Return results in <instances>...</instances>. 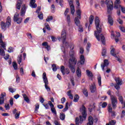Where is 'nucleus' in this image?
I'll use <instances>...</instances> for the list:
<instances>
[{"mask_svg":"<svg viewBox=\"0 0 125 125\" xmlns=\"http://www.w3.org/2000/svg\"><path fill=\"white\" fill-rule=\"evenodd\" d=\"M90 90L92 93H94V92L96 91V86L95 85V83H94L93 84L90 86Z\"/></svg>","mask_w":125,"mask_h":125,"instance_id":"obj_16","label":"nucleus"},{"mask_svg":"<svg viewBox=\"0 0 125 125\" xmlns=\"http://www.w3.org/2000/svg\"><path fill=\"white\" fill-rule=\"evenodd\" d=\"M70 10L71 12V14L74 15L75 14V6L73 5H70Z\"/></svg>","mask_w":125,"mask_h":125,"instance_id":"obj_28","label":"nucleus"},{"mask_svg":"<svg viewBox=\"0 0 125 125\" xmlns=\"http://www.w3.org/2000/svg\"><path fill=\"white\" fill-rule=\"evenodd\" d=\"M122 5H121V0H116L114 2V8L115 9H119L121 8Z\"/></svg>","mask_w":125,"mask_h":125,"instance_id":"obj_9","label":"nucleus"},{"mask_svg":"<svg viewBox=\"0 0 125 125\" xmlns=\"http://www.w3.org/2000/svg\"><path fill=\"white\" fill-rule=\"evenodd\" d=\"M60 118L62 121H64L65 120V114L64 113H61Z\"/></svg>","mask_w":125,"mask_h":125,"instance_id":"obj_42","label":"nucleus"},{"mask_svg":"<svg viewBox=\"0 0 125 125\" xmlns=\"http://www.w3.org/2000/svg\"><path fill=\"white\" fill-rule=\"evenodd\" d=\"M26 5L25 4L22 5L21 6V16H24L26 12Z\"/></svg>","mask_w":125,"mask_h":125,"instance_id":"obj_14","label":"nucleus"},{"mask_svg":"<svg viewBox=\"0 0 125 125\" xmlns=\"http://www.w3.org/2000/svg\"><path fill=\"white\" fill-rule=\"evenodd\" d=\"M0 44L3 49L6 50V48H5V43L2 41V34L1 33H0Z\"/></svg>","mask_w":125,"mask_h":125,"instance_id":"obj_11","label":"nucleus"},{"mask_svg":"<svg viewBox=\"0 0 125 125\" xmlns=\"http://www.w3.org/2000/svg\"><path fill=\"white\" fill-rule=\"evenodd\" d=\"M120 85H121L119 84H115L114 85L115 88H116V89H117V90H119V89H120Z\"/></svg>","mask_w":125,"mask_h":125,"instance_id":"obj_50","label":"nucleus"},{"mask_svg":"<svg viewBox=\"0 0 125 125\" xmlns=\"http://www.w3.org/2000/svg\"><path fill=\"white\" fill-rule=\"evenodd\" d=\"M13 100H14V99L13 98H11L9 100L10 105H11V106L13 105Z\"/></svg>","mask_w":125,"mask_h":125,"instance_id":"obj_53","label":"nucleus"},{"mask_svg":"<svg viewBox=\"0 0 125 125\" xmlns=\"http://www.w3.org/2000/svg\"><path fill=\"white\" fill-rule=\"evenodd\" d=\"M62 43L63 44H64L65 46H68V45H69V43L68 42H66V40H63Z\"/></svg>","mask_w":125,"mask_h":125,"instance_id":"obj_59","label":"nucleus"},{"mask_svg":"<svg viewBox=\"0 0 125 125\" xmlns=\"http://www.w3.org/2000/svg\"><path fill=\"white\" fill-rule=\"evenodd\" d=\"M36 0H30V5L31 7L32 8H36L37 7V4L35 3Z\"/></svg>","mask_w":125,"mask_h":125,"instance_id":"obj_17","label":"nucleus"},{"mask_svg":"<svg viewBox=\"0 0 125 125\" xmlns=\"http://www.w3.org/2000/svg\"><path fill=\"white\" fill-rule=\"evenodd\" d=\"M88 123L87 125H93V118L92 116H89L88 117Z\"/></svg>","mask_w":125,"mask_h":125,"instance_id":"obj_23","label":"nucleus"},{"mask_svg":"<svg viewBox=\"0 0 125 125\" xmlns=\"http://www.w3.org/2000/svg\"><path fill=\"white\" fill-rule=\"evenodd\" d=\"M85 61V59H84V56H83V55H81L80 56V62L81 65H83V64H84Z\"/></svg>","mask_w":125,"mask_h":125,"instance_id":"obj_20","label":"nucleus"},{"mask_svg":"<svg viewBox=\"0 0 125 125\" xmlns=\"http://www.w3.org/2000/svg\"><path fill=\"white\" fill-rule=\"evenodd\" d=\"M5 108L6 110H9V109H10V107L9 106V104H5Z\"/></svg>","mask_w":125,"mask_h":125,"instance_id":"obj_62","label":"nucleus"},{"mask_svg":"<svg viewBox=\"0 0 125 125\" xmlns=\"http://www.w3.org/2000/svg\"><path fill=\"white\" fill-rule=\"evenodd\" d=\"M120 8L121 9L122 12H123V13H125V7L121 6Z\"/></svg>","mask_w":125,"mask_h":125,"instance_id":"obj_63","label":"nucleus"},{"mask_svg":"<svg viewBox=\"0 0 125 125\" xmlns=\"http://www.w3.org/2000/svg\"><path fill=\"white\" fill-rule=\"evenodd\" d=\"M106 48H104L103 49L102 52V56H105V55H106Z\"/></svg>","mask_w":125,"mask_h":125,"instance_id":"obj_43","label":"nucleus"},{"mask_svg":"<svg viewBox=\"0 0 125 125\" xmlns=\"http://www.w3.org/2000/svg\"><path fill=\"white\" fill-rule=\"evenodd\" d=\"M109 65V62L107 60H105L104 61V63L101 64V68L103 70V71H104V68L105 67H108V65Z\"/></svg>","mask_w":125,"mask_h":125,"instance_id":"obj_12","label":"nucleus"},{"mask_svg":"<svg viewBox=\"0 0 125 125\" xmlns=\"http://www.w3.org/2000/svg\"><path fill=\"white\" fill-rule=\"evenodd\" d=\"M102 108H106L107 107V103L104 102L102 104Z\"/></svg>","mask_w":125,"mask_h":125,"instance_id":"obj_60","label":"nucleus"},{"mask_svg":"<svg viewBox=\"0 0 125 125\" xmlns=\"http://www.w3.org/2000/svg\"><path fill=\"white\" fill-rule=\"evenodd\" d=\"M79 27V32H83V27L82 26H78Z\"/></svg>","mask_w":125,"mask_h":125,"instance_id":"obj_64","label":"nucleus"},{"mask_svg":"<svg viewBox=\"0 0 125 125\" xmlns=\"http://www.w3.org/2000/svg\"><path fill=\"white\" fill-rule=\"evenodd\" d=\"M38 17L39 19H41V20H42L43 19V15L42 14H38Z\"/></svg>","mask_w":125,"mask_h":125,"instance_id":"obj_58","label":"nucleus"},{"mask_svg":"<svg viewBox=\"0 0 125 125\" xmlns=\"http://www.w3.org/2000/svg\"><path fill=\"white\" fill-rule=\"evenodd\" d=\"M113 108L112 106H111V104L108 105V111L109 113H111V117H114L116 115V112L115 111H113Z\"/></svg>","mask_w":125,"mask_h":125,"instance_id":"obj_15","label":"nucleus"},{"mask_svg":"<svg viewBox=\"0 0 125 125\" xmlns=\"http://www.w3.org/2000/svg\"><path fill=\"white\" fill-rule=\"evenodd\" d=\"M14 22H17V24H20L22 22L23 19L19 18V14L18 13H16L14 16Z\"/></svg>","mask_w":125,"mask_h":125,"instance_id":"obj_7","label":"nucleus"},{"mask_svg":"<svg viewBox=\"0 0 125 125\" xmlns=\"http://www.w3.org/2000/svg\"><path fill=\"white\" fill-rule=\"evenodd\" d=\"M22 96L24 98V100H25V101H26L27 103H29V102H30V100L29 99V98H28L26 94H23Z\"/></svg>","mask_w":125,"mask_h":125,"instance_id":"obj_29","label":"nucleus"},{"mask_svg":"<svg viewBox=\"0 0 125 125\" xmlns=\"http://www.w3.org/2000/svg\"><path fill=\"white\" fill-rule=\"evenodd\" d=\"M91 46V44L90 43H87V47H86V50H87L88 52L89 51V48Z\"/></svg>","mask_w":125,"mask_h":125,"instance_id":"obj_52","label":"nucleus"},{"mask_svg":"<svg viewBox=\"0 0 125 125\" xmlns=\"http://www.w3.org/2000/svg\"><path fill=\"white\" fill-rule=\"evenodd\" d=\"M108 21L110 25L113 26V24H114V21L113 20V18H112L110 15H108Z\"/></svg>","mask_w":125,"mask_h":125,"instance_id":"obj_19","label":"nucleus"},{"mask_svg":"<svg viewBox=\"0 0 125 125\" xmlns=\"http://www.w3.org/2000/svg\"><path fill=\"white\" fill-rule=\"evenodd\" d=\"M66 17V20L68 24L71 22V18L70 17V15H68L65 16Z\"/></svg>","mask_w":125,"mask_h":125,"instance_id":"obj_46","label":"nucleus"},{"mask_svg":"<svg viewBox=\"0 0 125 125\" xmlns=\"http://www.w3.org/2000/svg\"><path fill=\"white\" fill-rule=\"evenodd\" d=\"M83 93L86 96V97H87L88 96V92H87V90L85 88H84L83 90Z\"/></svg>","mask_w":125,"mask_h":125,"instance_id":"obj_41","label":"nucleus"},{"mask_svg":"<svg viewBox=\"0 0 125 125\" xmlns=\"http://www.w3.org/2000/svg\"><path fill=\"white\" fill-rule=\"evenodd\" d=\"M98 83L100 86H101V75H98L97 77Z\"/></svg>","mask_w":125,"mask_h":125,"instance_id":"obj_34","label":"nucleus"},{"mask_svg":"<svg viewBox=\"0 0 125 125\" xmlns=\"http://www.w3.org/2000/svg\"><path fill=\"white\" fill-rule=\"evenodd\" d=\"M40 108V104H36L35 105V113H38V110Z\"/></svg>","mask_w":125,"mask_h":125,"instance_id":"obj_38","label":"nucleus"},{"mask_svg":"<svg viewBox=\"0 0 125 125\" xmlns=\"http://www.w3.org/2000/svg\"><path fill=\"white\" fill-rule=\"evenodd\" d=\"M42 46H44L45 48L47 49L48 51L50 50V46L48 45V43L47 42H44L42 43Z\"/></svg>","mask_w":125,"mask_h":125,"instance_id":"obj_18","label":"nucleus"},{"mask_svg":"<svg viewBox=\"0 0 125 125\" xmlns=\"http://www.w3.org/2000/svg\"><path fill=\"white\" fill-rule=\"evenodd\" d=\"M10 25H11V18H10V17H8L6 21V26L7 27H9Z\"/></svg>","mask_w":125,"mask_h":125,"instance_id":"obj_24","label":"nucleus"},{"mask_svg":"<svg viewBox=\"0 0 125 125\" xmlns=\"http://www.w3.org/2000/svg\"><path fill=\"white\" fill-rule=\"evenodd\" d=\"M61 71L62 75H65V72H64V71H65V67L64 66L62 65L61 66Z\"/></svg>","mask_w":125,"mask_h":125,"instance_id":"obj_40","label":"nucleus"},{"mask_svg":"<svg viewBox=\"0 0 125 125\" xmlns=\"http://www.w3.org/2000/svg\"><path fill=\"white\" fill-rule=\"evenodd\" d=\"M74 22L76 25L80 26V24H81V21H80V20H79V18L76 17L74 20Z\"/></svg>","mask_w":125,"mask_h":125,"instance_id":"obj_27","label":"nucleus"},{"mask_svg":"<svg viewBox=\"0 0 125 125\" xmlns=\"http://www.w3.org/2000/svg\"><path fill=\"white\" fill-rule=\"evenodd\" d=\"M1 27L2 30H3L4 31H5V30H6V25L5 24V23L3 22H1Z\"/></svg>","mask_w":125,"mask_h":125,"instance_id":"obj_32","label":"nucleus"},{"mask_svg":"<svg viewBox=\"0 0 125 125\" xmlns=\"http://www.w3.org/2000/svg\"><path fill=\"white\" fill-rule=\"evenodd\" d=\"M110 100L111 101L113 109H116V108H117V104H118V99L117 97L114 95H111Z\"/></svg>","mask_w":125,"mask_h":125,"instance_id":"obj_6","label":"nucleus"},{"mask_svg":"<svg viewBox=\"0 0 125 125\" xmlns=\"http://www.w3.org/2000/svg\"><path fill=\"white\" fill-rule=\"evenodd\" d=\"M116 58V60H117V61H118V62H119V63H122V59H121L120 58V57H117V56H116V57H115Z\"/></svg>","mask_w":125,"mask_h":125,"instance_id":"obj_56","label":"nucleus"},{"mask_svg":"<svg viewBox=\"0 0 125 125\" xmlns=\"http://www.w3.org/2000/svg\"><path fill=\"white\" fill-rule=\"evenodd\" d=\"M118 99L119 101L121 102V104H124V98H123V96H119Z\"/></svg>","mask_w":125,"mask_h":125,"instance_id":"obj_44","label":"nucleus"},{"mask_svg":"<svg viewBox=\"0 0 125 125\" xmlns=\"http://www.w3.org/2000/svg\"><path fill=\"white\" fill-rule=\"evenodd\" d=\"M0 55H2V56H4L5 55L4 50L2 49H0Z\"/></svg>","mask_w":125,"mask_h":125,"instance_id":"obj_48","label":"nucleus"},{"mask_svg":"<svg viewBox=\"0 0 125 125\" xmlns=\"http://www.w3.org/2000/svg\"><path fill=\"white\" fill-rule=\"evenodd\" d=\"M6 96V94L5 92L1 94V97H0V105H1L4 103V97Z\"/></svg>","mask_w":125,"mask_h":125,"instance_id":"obj_10","label":"nucleus"},{"mask_svg":"<svg viewBox=\"0 0 125 125\" xmlns=\"http://www.w3.org/2000/svg\"><path fill=\"white\" fill-rule=\"evenodd\" d=\"M13 67H14L15 70H17L18 66L16 62H13Z\"/></svg>","mask_w":125,"mask_h":125,"instance_id":"obj_51","label":"nucleus"},{"mask_svg":"<svg viewBox=\"0 0 125 125\" xmlns=\"http://www.w3.org/2000/svg\"><path fill=\"white\" fill-rule=\"evenodd\" d=\"M67 33H66V30H63L61 34V38L62 41H66L67 39Z\"/></svg>","mask_w":125,"mask_h":125,"instance_id":"obj_13","label":"nucleus"},{"mask_svg":"<svg viewBox=\"0 0 125 125\" xmlns=\"http://www.w3.org/2000/svg\"><path fill=\"white\" fill-rule=\"evenodd\" d=\"M120 29L121 30V31L122 32H123V33L125 32V28L124 26H119Z\"/></svg>","mask_w":125,"mask_h":125,"instance_id":"obj_55","label":"nucleus"},{"mask_svg":"<svg viewBox=\"0 0 125 125\" xmlns=\"http://www.w3.org/2000/svg\"><path fill=\"white\" fill-rule=\"evenodd\" d=\"M95 22L96 28L98 31H95V36L98 41H101L103 44L105 45V44H106V40H105V37L103 34L100 35V34H101V27H99V25H100V21L99 20V18L98 17H96L95 19Z\"/></svg>","mask_w":125,"mask_h":125,"instance_id":"obj_1","label":"nucleus"},{"mask_svg":"<svg viewBox=\"0 0 125 125\" xmlns=\"http://www.w3.org/2000/svg\"><path fill=\"white\" fill-rule=\"evenodd\" d=\"M19 117H20V111H17V112L15 114V118L16 120H18V119H19Z\"/></svg>","mask_w":125,"mask_h":125,"instance_id":"obj_36","label":"nucleus"},{"mask_svg":"<svg viewBox=\"0 0 125 125\" xmlns=\"http://www.w3.org/2000/svg\"><path fill=\"white\" fill-rule=\"evenodd\" d=\"M17 4V9H20L21 8V5H22V0H18Z\"/></svg>","mask_w":125,"mask_h":125,"instance_id":"obj_25","label":"nucleus"},{"mask_svg":"<svg viewBox=\"0 0 125 125\" xmlns=\"http://www.w3.org/2000/svg\"><path fill=\"white\" fill-rule=\"evenodd\" d=\"M115 81L117 83L116 84H119V85H122V84H123V80L120 78H116Z\"/></svg>","mask_w":125,"mask_h":125,"instance_id":"obj_22","label":"nucleus"},{"mask_svg":"<svg viewBox=\"0 0 125 125\" xmlns=\"http://www.w3.org/2000/svg\"><path fill=\"white\" fill-rule=\"evenodd\" d=\"M43 81L45 83L44 86L45 89L48 91H50V87L48 86V80H47V77H46V73L44 72L42 75Z\"/></svg>","mask_w":125,"mask_h":125,"instance_id":"obj_5","label":"nucleus"},{"mask_svg":"<svg viewBox=\"0 0 125 125\" xmlns=\"http://www.w3.org/2000/svg\"><path fill=\"white\" fill-rule=\"evenodd\" d=\"M64 73L67 75H69V74H70V70L68 68H65L64 70Z\"/></svg>","mask_w":125,"mask_h":125,"instance_id":"obj_54","label":"nucleus"},{"mask_svg":"<svg viewBox=\"0 0 125 125\" xmlns=\"http://www.w3.org/2000/svg\"><path fill=\"white\" fill-rule=\"evenodd\" d=\"M79 98H80V97H79V95H75L74 96V99L73 100L74 102H78V101H79Z\"/></svg>","mask_w":125,"mask_h":125,"instance_id":"obj_37","label":"nucleus"},{"mask_svg":"<svg viewBox=\"0 0 125 125\" xmlns=\"http://www.w3.org/2000/svg\"><path fill=\"white\" fill-rule=\"evenodd\" d=\"M68 105H69V103L68 102L66 103L65 104V107L63 109L62 112H66L67 110L69 108V107H68Z\"/></svg>","mask_w":125,"mask_h":125,"instance_id":"obj_39","label":"nucleus"},{"mask_svg":"<svg viewBox=\"0 0 125 125\" xmlns=\"http://www.w3.org/2000/svg\"><path fill=\"white\" fill-rule=\"evenodd\" d=\"M111 4L110 3V0H106L105 3L107 5V12L108 14H112V11L114 9L113 1H111Z\"/></svg>","mask_w":125,"mask_h":125,"instance_id":"obj_4","label":"nucleus"},{"mask_svg":"<svg viewBox=\"0 0 125 125\" xmlns=\"http://www.w3.org/2000/svg\"><path fill=\"white\" fill-rule=\"evenodd\" d=\"M21 62H22V55H20L18 58V64L20 65V64L21 63Z\"/></svg>","mask_w":125,"mask_h":125,"instance_id":"obj_35","label":"nucleus"},{"mask_svg":"<svg viewBox=\"0 0 125 125\" xmlns=\"http://www.w3.org/2000/svg\"><path fill=\"white\" fill-rule=\"evenodd\" d=\"M52 19H53V17H52L51 16H49L46 19V21L47 22H49V21H51V20H52Z\"/></svg>","mask_w":125,"mask_h":125,"instance_id":"obj_47","label":"nucleus"},{"mask_svg":"<svg viewBox=\"0 0 125 125\" xmlns=\"http://www.w3.org/2000/svg\"><path fill=\"white\" fill-rule=\"evenodd\" d=\"M117 22H118V23H119L120 25H123V23H124L123 20H121L120 18H119L117 20Z\"/></svg>","mask_w":125,"mask_h":125,"instance_id":"obj_49","label":"nucleus"},{"mask_svg":"<svg viewBox=\"0 0 125 125\" xmlns=\"http://www.w3.org/2000/svg\"><path fill=\"white\" fill-rule=\"evenodd\" d=\"M116 125V121L112 120L111 121L109 122V124H107L106 125Z\"/></svg>","mask_w":125,"mask_h":125,"instance_id":"obj_45","label":"nucleus"},{"mask_svg":"<svg viewBox=\"0 0 125 125\" xmlns=\"http://www.w3.org/2000/svg\"><path fill=\"white\" fill-rule=\"evenodd\" d=\"M81 112H82L83 116H80V119L79 117H76L75 119L76 124L79 125V124H82L83 123V118L84 120H85L86 118V111H85V107L84 105H82L81 108L80 109Z\"/></svg>","mask_w":125,"mask_h":125,"instance_id":"obj_3","label":"nucleus"},{"mask_svg":"<svg viewBox=\"0 0 125 125\" xmlns=\"http://www.w3.org/2000/svg\"><path fill=\"white\" fill-rule=\"evenodd\" d=\"M110 54L112 55V56H114V57H116V56H117V55L116 54V49H115V48H112L111 50Z\"/></svg>","mask_w":125,"mask_h":125,"instance_id":"obj_30","label":"nucleus"},{"mask_svg":"<svg viewBox=\"0 0 125 125\" xmlns=\"http://www.w3.org/2000/svg\"><path fill=\"white\" fill-rule=\"evenodd\" d=\"M77 18H78L79 19H81L82 18V11L80 9H78L77 10L76 12Z\"/></svg>","mask_w":125,"mask_h":125,"instance_id":"obj_26","label":"nucleus"},{"mask_svg":"<svg viewBox=\"0 0 125 125\" xmlns=\"http://www.w3.org/2000/svg\"><path fill=\"white\" fill-rule=\"evenodd\" d=\"M20 74H21V76H23V75H24V69H23V67L21 68Z\"/></svg>","mask_w":125,"mask_h":125,"instance_id":"obj_57","label":"nucleus"},{"mask_svg":"<svg viewBox=\"0 0 125 125\" xmlns=\"http://www.w3.org/2000/svg\"><path fill=\"white\" fill-rule=\"evenodd\" d=\"M93 20H94V16H93V15H91L89 18L90 25L88 26V30H89L90 25L92 24V23L93 22Z\"/></svg>","mask_w":125,"mask_h":125,"instance_id":"obj_21","label":"nucleus"},{"mask_svg":"<svg viewBox=\"0 0 125 125\" xmlns=\"http://www.w3.org/2000/svg\"><path fill=\"white\" fill-rule=\"evenodd\" d=\"M71 58L68 60V67L71 72L75 73L76 72V66L77 64V59L74 57V52L71 51L69 53Z\"/></svg>","mask_w":125,"mask_h":125,"instance_id":"obj_2","label":"nucleus"},{"mask_svg":"<svg viewBox=\"0 0 125 125\" xmlns=\"http://www.w3.org/2000/svg\"><path fill=\"white\" fill-rule=\"evenodd\" d=\"M86 72L87 76H89L90 78H92L93 77V74H92V72H91V71H89L88 70H86Z\"/></svg>","mask_w":125,"mask_h":125,"instance_id":"obj_33","label":"nucleus"},{"mask_svg":"<svg viewBox=\"0 0 125 125\" xmlns=\"http://www.w3.org/2000/svg\"><path fill=\"white\" fill-rule=\"evenodd\" d=\"M48 104L51 108V111L53 114H54L55 115H57V113L56 112V110L55 109V108H54V105H53V104L51 101H48Z\"/></svg>","mask_w":125,"mask_h":125,"instance_id":"obj_8","label":"nucleus"},{"mask_svg":"<svg viewBox=\"0 0 125 125\" xmlns=\"http://www.w3.org/2000/svg\"><path fill=\"white\" fill-rule=\"evenodd\" d=\"M76 73H77V76L79 77V78H80L81 76H82V72L81 71V69H80V67L77 68Z\"/></svg>","mask_w":125,"mask_h":125,"instance_id":"obj_31","label":"nucleus"},{"mask_svg":"<svg viewBox=\"0 0 125 125\" xmlns=\"http://www.w3.org/2000/svg\"><path fill=\"white\" fill-rule=\"evenodd\" d=\"M9 91H10V92H11L12 93H13V92H15V90L13 89V88L9 87Z\"/></svg>","mask_w":125,"mask_h":125,"instance_id":"obj_61","label":"nucleus"}]
</instances>
